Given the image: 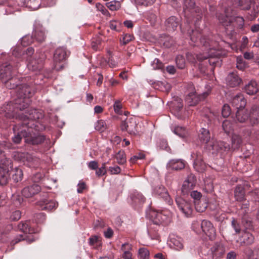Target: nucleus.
I'll use <instances>...</instances> for the list:
<instances>
[{
  "label": "nucleus",
  "instance_id": "c03bdc74",
  "mask_svg": "<svg viewBox=\"0 0 259 259\" xmlns=\"http://www.w3.org/2000/svg\"><path fill=\"white\" fill-rule=\"evenodd\" d=\"M172 131L175 134L182 138L185 137L187 134L186 128L182 126H177L172 130Z\"/></svg>",
  "mask_w": 259,
  "mask_h": 259
},
{
  "label": "nucleus",
  "instance_id": "2f4dec72",
  "mask_svg": "<svg viewBox=\"0 0 259 259\" xmlns=\"http://www.w3.org/2000/svg\"><path fill=\"white\" fill-rule=\"evenodd\" d=\"M182 239L178 236H174L170 238V245L176 250H179L183 248Z\"/></svg>",
  "mask_w": 259,
  "mask_h": 259
},
{
  "label": "nucleus",
  "instance_id": "5fc2aeb1",
  "mask_svg": "<svg viewBox=\"0 0 259 259\" xmlns=\"http://www.w3.org/2000/svg\"><path fill=\"white\" fill-rule=\"evenodd\" d=\"M114 111L116 113L118 114H122V105L121 102L119 100H116L113 105Z\"/></svg>",
  "mask_w": 259,
  "mask_h": 259
},
{
  "label": "nucleus",
  "instance_id": "4c0bfd02",
  "mask_svg": "<svg viewBox=\"0 0 259 259\" xmlns=\"http://www.w3.org/2000/svg\"><path fill=\"white\" fill-rule=\"evenodd\" d=\"M8 62L3 64L0 66V81L5 80L9 76H10V72H6Z\"/></svg>",
  "mask_w": 259,
  "mask_h": 259
},
{
  "label": "nucleus",
  "instance_id": "3c124183",
  "mask_svg": "<svg viewBox=\"0 0 259 259\" xmlns=\"http://www.w3.org/2000/svg\"><path fill=\"white\" fill-rule=\"evenodd\" d=\"M176 62L178 67L180 69H183L185 67V60L182 55H178L176 58Z\"/></svg>",
  "mask_w": 259,
  "mask_h": 259
},
{
  "label": "nucleus",
  "instance_id": "052dcab7",
  "mask_svg": "<svg viewBox=\"0 0 259 259\" xmlns=\"http://www.w3.org/2000/svg\"><path fill=\"white\" fill-rule=\"evenodd\" d=\"M95 129L100 132H103L106 129V124L104 120H98L95 124Z\"/></svg>",
  "mask_w": 259,
  "mask_h": 259
},
{
  "label": "nucleus",
  "instance_id": "dca6fc26",
  "mask_svg": "<svg viewBox=\"0 0 259 259\" xmlns=\"http://www.w3.org/2000/svg\"><path fill=\"white\" fill-rule=\"evenodd\" d=\"M137 124L134 117L126 118L122 121L120 124V128L122 132L126 131L129 134L135 135L137 130Z\"/></svg>",
  "mask_w": 259,
  "mask_h": 259
},
{
  "label": "nucleus",
  "instance_id": "f3484780",
  "mask_svg": "<svg viewBox=\"0 0 259 259\" xmlns=\"http://www.w3.org/2000/svg\"><path fill=\"white\" fill-rule=\"evenodd\" d=\"M196 183V177L193 174L188 175L182 187V193L184 195L189 194L191 191H193Z\"/></svg>",
  "mask_w": 259,
  "mask_h": 259
},
{
  "label": "nucleus",
  "instance_id": "774afa93",
  "mask_svg": "<svg viewBox=\"0 0 259 259\" xmlns=\"http://www.w3.org/2000/svg\"><path fill=\"white\" fill-rule=\"evenodd\" d=\"M96 8L97 10L101 12L103 15L105 16L110 15V14L106 8L101 4L97 3L96 4Z\"/></svg>",
  "mask_w": 259,
  "mask_h": 259
},
{
  "label": "nucleus",
  "instance_id": "4d7b16f0",
  "mask_svg": "<svg viewBox=\"0 0 259 259\" xmlns=\"http://www.w3.org/2000/svg\"><path fill=\"white\" fill-rule=\"evenodd\" d=\"M156 0H135L137 5L148 7L152 5Z\"/></svg>",
  "mask_w": 259,
  "mask_h": 259
},
{
  "label": "nucleus",
  "instance_id": "f704fd0d",
  "mask_svg": "<svg viewBox=\"0 0 259 259\" xmlns=\"http://www.w3.org/2000/svg\"><path fill=\"white\" fill-rule=\"evenodd\" d=\"M26 240L27 242L31 243L34 241L33 238H30L26 235L20 234L17 236L13 240L11 241V245L12 246L15 245L16 244L19 243L21 241Z\"/></svg>",
  "mask_w": 259,
  "mask_h": 259
},
{
  "label": "nucleus",
  "instance_id": "9d476101",
  "mask_svg": "<svg viewBox=\"0 0 259 259\" xmlns=\"http://www.w3.org/2000/svg\"><path fill=\"white\" fill-rule=\"evenodd\" d=\"M184 12L186 18L187 26L185 29H188V15L190 12L192 14H196V20L195 23V29H200L198 28V23L201 20L202 16V10L198 7L195 6V0H184Z\"/></svg>",
  "mask_w": 259,
  "mask_h": 259
},
{
  "label": "nucleus",
  "instance_id": "f03ea898",
  "mask_svg": "<svg viewBox=\"0 0 259 259\" xmlns=\"http://www.w3.org/2000/svg\"><path fill=\"white\" fill-rule=\"evenodd\" d=\"M181 29L182 33H187L190 37L191 45L192 46L202 45V54H194L191 52L186 54L187 60L191 63H194L196 60L202 61L205 59H209V62L210 64H215V61L212 59L218 58L220 55L218 50L216 49L218 47V42L214 40L213 36L212 35H204L202 30L200 29H185L183 26H181Z\"/></svg>",
  "mask_w": 259,
  "mask_h": 259
},
{
  "label": "nucleus",
  "instance_id": "ea45409f",
  "mask_svg": "<svg viewBox=\"0 0 259 259\" xmlns=\"http://www.w3.org/2000/svg\"><path fill=\"white\" fill-rule=\"evenodd\" d=\"M234 122L230 120H225L222 123V127L225 132L228 134L231 133L234 130Z\"/></svg>",
  "mask_w": 259,
  "mask_h": 259
},
{
  "label": "nucleus",
  "instance_id": "a19ab883",
  "mask_svg": "<svg viewBox=\"0 0 259 259\" xmlns=\"http://www.w3.org/2000/svg\"><path fill=\"white\" fill-rule=\"evenodd\" d=\"M32 36L34 39H35L38 42H42L45 39V32L41 30L35 29L33 32Z\"/></svg>",
  "mask_w": 259,
  "mask_h": 259
},
{
  "label": "nucleus",
  "instance_id": "cd10ccee",
  "mask_svg": "<svg viewBox=\"0 0 259 259\" xmlns=\"http://www.w3.org/2000/svg\"><path fill=\"white\" fill-rule=\"evenodd\" d=\"M40 5V0H24V1L19 3V6L28 7L32 10H37Z\"/></svg>",
  "mask_w": 259,
  "mask_h": 259
},
{
  "label": "nucleus",
  "instance_id": "4be33fe9",
  "mask_svg": "<svg viewBox=\"0 0 259 259\" xmlns=\"http://www.w3.org/2000/svg\"><path fill=\"white\" fill-rule=\"evenodd\" d=\"M242 79L236 72L230 73L226 78V83L231 88H235L239 85L242 83Z\"/></svg>",
  "mask_w": 259,
  "mask_h": 259
},
{
  "label": "nucleus",
  "instance_id": "b1692460",
  "mask_svg": "<svg viewBox=\"0 0 259 259\" xmlns=\"http://www.w3.org/2000/svg\"><path fill=\"white\" fill-rule=\"evenodd\" d=\"M254 238L253 235L248 230H244L240 238L241 245H249L254 242Z\"/></svg>",
  "mask_w": 259,
  "mask_h": 259
},
{
  "label": "nucleus",
  "instance_id": "473e14b6",
  "mask_svg": "<svg viewBox=\"0 0 259 259\" xmlns=\"http://www.w3.org/2000/svg\"><path fill=\"white\" fill-rule=\"evenodd\" d=\"M10 175H12V179L16 183L21 181L23 176L22 170L17 167L11 170Z\"/></svg>",
  "mask_w": 259,
  "mask_h": 259
},
{
  "label": "nucleus",
  "instance_id": "bf43d9fd",
  "mask_svg": "<svg viewBox=\"0 0 259 259\" xmlns=\"http://www.w3.org/2000/svg\"><path fill=\"white\" fill-rule=\"evenodd\" d=\"M152 66L154 69L162 70L164 69V64L158 59L154 60Z\"/></svg>",
  "mask_w": 259,
  "mask_h": 259
},
{
  "label": "nucleus",
  "instance_id": "13d9d810",
  "mask_svg": "<svg viewBox=\"0 0 259 259\" xmlns=\"http://www.w3.org/2000/svg\"><path fill=\"white\" fill-rule=\"evenodd\" d=\"M21 217V212L19 210L13 211L10 217V219L12 221H17L20 219Z\"/></svg>",
  "mask_w": 259,
  "mask_h": 259
},
{
  "label": "nucleus",
  "instance_id": "8fccbe9b",
  "mask_svg": "<svg viewBox=\"0 0 259 259\" xmlns=\"http://www.w3.org/2000/svg\"><path fill=\"white\" fill-rule=\"evenodd\" d=\"M189 193L191 198L193 199L194 204H195L196 202H198V201L202 199V194L200 192L195 190H193L191 191Z\"/></svg>",
  "mask_w": 259,
  "mask_h": 259
},
{
  "label": "nucleus",
  "instance_id": "37998d69",
  "mask_svg": "<svg viewBox=\"0 0 259 259\" xmlns=\"http://www.w3.org/2000/svg\"><path fill=\"white\" fill-rule=\"evenodd\" d=\"M115 158L118 163L120 165L124 164L126 162L125 154L123 150H120L116 153Z\"/></svg>",
  "mask_w": 259,
  "mask_h": 259
},
{
  "label": "nucleus",
  "instance_id": "a211bd4d",
  "mask_svg": "<svg viewBox=\"0 0 259 259\" xmlns=\"http://www.w3.org/2000/svg\"><path fill=\"white\" fill-rule=\"evenodd\" d=\"M249 186L248 182L240 181L234 190V197L236 201L242 202L245 200V189Z\"/></svg>",
  "mask_w": 259,
  "mask_h": 259
},
{
  "label": "nucleus",
  "instance_id": "6ab92c4d",
  "mask_svg": "<svg viewBox=\"0 0 259 259\" xmlns=\"http://www.w3.org/2000/svg\"><path fill=\"white\" fill-rule=\"evenodd\" d=\"M153 193L163 198L168 205H171L173 204L172 200L163 186L159 185L156 186L153 190Z\"/></svg>",
  "mask_w": 259,
  "mask_h": 259
},
{
  "label": "nucleus",
  "instance_id": "20e7f679",
  "mask_svg": "<svg viewBox=\"0 0 259 259\" xmlns=\"http://www.w3.org/2000/svg\"><path fill=\"white\" fill-rule=\"evenodd\" d=\"M34 52V50L32 47L28 48L22 53L19 52V49H15L13 52L12 59L13 60L14 58L19 60L26 59L27 68L29 70L32 71L40 70L43 67L45 57L43 54H36L32 57V55Z\"/></svg>",
  "mask_w": 259,
  "mask_h": 259
},
{
  "label": "nucleus",
  "instance_id": "0e129e2a",
  "mask_svg": "<svg viewBox=\"0 0 259 259\" xmlns=\"http://www.w3.org/2000/svg\"><path fill=\"white\" fill-rule=\"evenodd\" d=\"M35 221L37 223H42L46 219V214L44 213H38L34 216Z\"/></svg>",
  "mask_w": 259,
  "mask_h": 259
},
{
  "label": "nucleus",
  "instance_id": "7c9ffc66",
  "mask_svg": "<svg viewBox=\"0 0 259 259\" xmlns=\"http://www.w3.org/2000/svg\"><path fill=\"white\" fill-rule=\"evenodd\" d=\"M244 91L249 95H253L258 92L257 83L254 80L250 81L244 87Z\"/></svg>",
  "mask_w": 259,
  "mask_h": 259
},
{
  "label": "nucleus",
  "instance_id": "6e6d98bb",
  "mask_svg": "<svg viewBox=\"0 0 259 259\" xmlns=\"http://www.w3.org/2000/svg\"><path fill=\"white\" fill-rule=\"evenodd\" d=\"M34 40L32 35H26L22 38L21 44L24 46H27L32 43Z\"/></svg>",
  "mask_w": 259,
  "mask_h": 259
},
{
  "label": "nucleus",
  "instance_id": "ddd939ff",
  "mask_svg": "<svg viewBox=\"0 0 259 259\" xmlns=\"http://www.w3.org/2000/svg\"><path fill=\"white\" fill-rule=\"evenodd\" d=\"M153 222L156 225H165L170 222L171 212L168 210L154 211L152 214Z\"/></svg>",
  "mask_w": 259,
  "mask_h": 259
},
{
  "label": "nucleus",
  "instance_id": "58836bf2",
  "mask_svg": "<svg viewBox=\"0 0 259 259\" xmlns=\"http://www.w3.org/2000/svg\"><path fill=\"white\" fill-rule=\"evenodd\" d=\"M195 209L198 212H203L207 207V203L204 199H201L198 202L194 204Z\"/></svg>",
  "mask_w": 259,
  "mask_h": 259
},
{
  "label": "nucleus",
  "instance_id": "aec40b11",
  "mask_svg": "<svg viewBox=\"0 0 259 259\" xmlns=\"http://www.w3.org/2000/svg\"><path fill=\"white\" fill-rule=\"evenodd\" d=\"M201 227L203 232L209 238L213 240L215 236V230L212 223L207 220H203L201 222Z\"/></svg>",
  "mask_w": 259,
  "mask_h": 259
},
{
  "label": "nucleus",
  "instance_id": "69168bd1",
  "mask_svg": "<svg viewBox=\"0 0 259 259\" xmlns=\"http://www.w3.org/2000/svg\"><path fill=\"white\" fill-rule=\"evenodd\" d=\"M253 200L259 205V189H256L250 192Z\"/></svg>",
  "mask_w": 259,
  "mask_h": 259
},
{
  "label": "nucleus",
  "instance_id": "39448f33",
  "mask_svg": "<svg viewBox=\"0 0 259 259\" xmlns=\"http://www.w3.org/2000/svg\"><path fill=\"white\" fill-rule=\"evenodd\" d=\"M198 137L202 143L207 144L206 148L212 153H219L223 154L231 149L230 145L226 142L213 140L209 141L210 134L209 131L206 128H201L199 130Z\"/></svg>",
  "mask_w": 259,
  "mask_h": 259
},
{
  "label": "nucleus",
  "instance_id": "c9c22d12",
  "mask_svg": "<svg viewBox=\"0 0 259 259\" xmlns=\"http://www.w3.org/2000/svg\"><path fill=\"white\" fill-rule=\"evenodd\" d=\"M9 170L0 168V185H5L9 181L10 174Z\"/></svg>",
  "mask_w": 259,
  "mask_h": 259
},
{
  "label": "nucleus",
  "instance_id": "09e8293b",
  "mask_svg": "<svg viewBox=\"0 0 259 259\" xmlns=\"http://www.w3.org/2000/svg\"><path fill=\"white\" fill-rule=\"evenodd\" d=\"M134 39V36L132 34H125L120 38V43L123 45H125L132 41Z\"/></svg>",
  "mask_w": 259,
  "mask_h": 259
},
{
  "label": "nucleus",
  "instance_id": "f257e3e1",
  "mask_svg": "<svg viewBox=\"0 0 259 259\" xmlns=\"http://www.w3.org/2000/svg\"><path fill=\"white\" fill-rule=\"evenodd\" d=\"M2 116L7 118H15L18 120V123L13 126L15 134L12 138L14 143L19 144L22 138L25 143L32 145H38L42 143L45 140V137L39 135L38 132L44 129L43 126L39 122L38 120L43 116L42 113L36 110H32L29 115H25L23 113L14 114L11 117L5 115L4 112L0 111Z\"/></svg>",
  "mask_w": 259,
  "mask_h": 259
},
{
  "label": "nucleus",
  "instance_id": "864d4df0",
  "mask_svg": "<svg viewBox=\"0 0 259 259\" xmlns=\"http://www.w3.org/2000/svg\"><path fill=\"white\" fill-rule=\"evenodd\" d=\"M162 41L163 46L166 48H170L175 44L173 38L169 36H165Z\"/></svg>",
  "mask_w": 259,
  "mask_h": 259
},
{
  "label": "nucleus",
  "instance_id": "603ef678",
  "mask_svg": "<svg viewBox=\"0 0 259 259\" xmlns=\"http://www.w3.org/2000/svg\"><path fill=\"white\" fill-rule=\"evenodd\" d=\"M249 251L248 259H259V247L255 248L253 250L250 249Z\"/></svg>",
  "mask_w": 259,
  "mask_h": 259
},
{
  "label": "nucleus",
  "instance_id": "e2e57ef3",
  "mask_svg": "<svg viewBox=\"0 0 259 259\" xmlns=\"http://www.w3.org/2000/svg\"><path fill=\"white\" fill-rule=\"evenodd\" d=\"M231 114L230 107L228 104H225L222 110V114L224 117H228Z\"/></svg>",
  "mask_w": 259,
  "mask_h": 259
},
{
  "label": "nucleus",
  "instance_id": "72a5a7b5",
  "mask_svg": "<svg viewBox=\"0 0 259 259\" xmlns=\"http://www.w3.org/2000/svg\"><path fill=\"white\" fill-rule=\"evenodd\" d=\"M131 199L135 205H140L145 201V198L140 193L136 192L131 195Z\"/></svg>",
  "mask_w": 259,
  "mask_h": 259
},
{
  "label": "nucleus",
  "instance_id": "338daca9",
  "mask_svg": "<svg viewBox=\"0 0 259 259\" xmlns=\"http://www.w3.org/2000/svg\"><path fill=\"white\" fill-rule=\"evenodd\" d=\"M44 178V175L41 172H37L32 177V181L33 184H37Z\"/></svg>",
  "mask_w": 259,
  "mask_h": 259
},
{
  "label": "nucleus",
  "instance_id": "412c9836",
  "mask_svg": "<svg viewBox=\"0 0 259 259\" xmlns=\"http://www.w3.org/2000/svg\"><path fill=\"white\" fill-rule=\"evenodd\" d=\"M40 190V187L38 184H33L25 187L22 191V194L26 198H30L38 194Z\"/></svg>",
  "mask_w": 259,
  "mask_h": 259
},
{
  "label": "nucleus",
  "instance_id": "0eeeda50",
  "mask_svg": "<svg viewBox=\"0 0 259 259\" xmlns=\"http://www.w3.org/2000/svg\"><path fill=\"white\" fill-rule=\"evenodd\" d=\"M236 120L240 123L245 122L249 118L250 124L252 126L256 125L259 123V108L256 106H253L249 115L248 111L244 110V108L238 110L236 112Z\"/></svg>",
  "mask_w": 259,
  "mask_h": 259
},
{
  "label": "nucleus",
  "instance_id": "423d86ee",
  "mask_svg": "<svg viewBox=\"0 0 259 259\" xmlns=\"http://www.w3.org/2000/svg\"><path fill=\"white\" fill-rule=\"evenodd\" d=\"M234 11L231 8H227L225 10V15L219 14L217 17L219 22L225 26L232 25L233 27L242 28L244 25V19L242 17L234 16Z\"/></svg>",
  "mask_w": 259,
  "mask_h": 259
},
{
  "label": "nucleus",
  "instance_id": "7ed1b4c3",
  "mask_svg": "<svg viewBox=\"0 0 259 259\" xmlns=\"http://www.w3.org/2000/svg\"><path fill=\"white\" fill-rule=\"evenodd\" d=\"M16 92L17 98L1 108V111L4 112L6 116L11 117L14 116L15 114L17 115L22 113L29 115L32 110L38 111V110L29 107L31 102L30 98L35 93V89L32 84H19Z\"/></svg>",
  "mask_w": 259,
  "mask_h": 259
},
{
  "label": "nucleus",
  "instance_id": "e433bc0d",
  "mask_svg": "<svg viewBox=\"0 0 259 259\" xmlns=\"http://www.w3.org/2000/svg\"><path fill=\"white\" fill-rule=\"evenodd\" d=\"M89 243L90 246L98 249L102 245L101 238L97 236H92L89 238Z\"/></svg>",
  "mask_w": 259,
  "mask_h": 259
},
{
  "label": "nucleus",
  "instance_id": "a878e982",
  "mask_svg": "<svg viewBox=\"0 0 259 259\" xmlns=\"http://www.w3.org/2000/svg\"><path fill=\"white\" fill-rule=\"evenodd\" d=\"M213 259H220L224 255L225 249L224 246L220 243H217L212 248Z\"/></svg>",
  "mask_w": 259,
  "mask_h": 259
},
{
  "label": "nucleus",
  "instance_id": "393cba45",
  "mask_svg": "<svg viewBox=\"0 0 259 259\" xmlns=\"http://www.w3.org/2000/svg\"><path fill=\"white\" fill-rule=\"evenodd\" d=\"M38 205L42 210H52L58 206V203L54 200L44 199L38 202Z\"/></svg>",
  "mask_w": 259,
  "mask_h": 259
},
{
  "label": "nucleus",
  "instance_id": "a18cd8bd",
  "mask_svg": "<svg viewBox=\"0 0 259 259\" xmlns=\"http://www.w3.org/2000/svg\"><path fill=\"white\" fill-rule=\"evenodd\" d=\"M236 62V67L238 69L243 70L247 67V64L241 56L237 57Z\"/></svg>",
  "mask_w": 259,
  "mask_h": 259
},
{
  "label": "nucleus",
  "instance_id": "79ce46f5",
  "mask_svg": "<svg viewBox=\"0 0 259 259\" xmlns=\"http://www.w3.org/2000/svg\"><path fill=\"white\" fill-rule=\"evenodd\" d=\"M242 143V139L240 136L234 134L232 137V148L238 149Z\"/></svg>",
  "mask_w": 259,
  "mask_h": 259
},
{
  "label": "nucleus",
  "instance_id": "bb28decb",
  "mask_svg": "<svg viewBox=\"0 0 259 259\" xmlns=\"http://www.w3.org/2000/svg\"><path fill=\"white\" fill-rule=\"evenodd\" d=\"M165 25L168 31H174L179 25V19L175 16H171L166 20Z\"/></svg>",
  "mask_w": 259,
  "mask_h": 259
},
{
  "label": "nucleus",
  "instance_id": "4468645a",
  "mask_svg": "<svg viewBox=\"0 0 259 259\" xmlns=\"http://www.w3.org/2000/svg\"><path fill=\"white\" fill-rule=\"evenodd\" d=\"M191 157L193 160V166L196 170L199 172H203L207 166L203 160L202 150L200 149L193 151L191 154Z\"/></svg>",
  "mask_w": 259,
  "mask_h": 259
},
{
  "label": "nucleus",
  "instance_id": "49530a36",
  "mask_svg": "<svg viewBox=\"0 0 259 259\" xmlns=\"http://www.w3.org/2000/svg\"><path fill=\"white\" fill-rule=\"evenodd\" d=\"M106 6L111 11H117L121 7L119 1H111L106 3Z\"/></svg>",
  "mask_w": 259,
  "mask_h": 259
},
{
  "label": "nucleus",
  "instance_id": "f8f14e48",
  "mask_svg": "<svg viewBox=\"0 0 259 259\" xmlns=\"http://www.w3.org/2000/svg\"><path fill=\"white\" fill-rule=\"evenodd\" d=\"M67 57L66 49L63 47L56 49L54 54V68L57 71L62 70L65 67V61Z\"/></svg>",
  "mask_w": 259,
  "mask_h": 259
},
{
  "label": "nucleus",
  "instance_id": "de8ad7c7",
  "mask_svg": "<svg viewBox=\"0 0 259 259\" xmlns=\"http://www.w3.org/2000/svg\"><path fill=\"white\" fill-rule=\"evenodd\" d=\"M139 259H149V251L145 248H141L138 252Z\"/></svg>",
  "mask_w": 259,
  "mask_h": 259
},
{
  "label": "nucleus",
  "instance_id": "c85d7f7f",
  "mask_svg": "<svg viewBox=\"0 0 259 259\" xmlns=\"http://www.w3.org/2000/svg\"><path fill=\"white\" fill-rule=\"evenodd\" d=\"M18 229L26 234H32L34 233L33 228L30 226L29 221L21 222L18 225Z\"/></svg>",
  "mask_w": 259,
  "mask_h": 259
},
{
  "label": "nucleus",
  "instance_id": "2eb2a0df",
  "mask_svg": "<svg viewBox=\"0 0 259 259\" xmlns=\"http://www.w3.org/2000/svg\"><path fill=\"white\" fill-rule=\"evenodd\" d=\"M175 200L180 210L185 216L186 217L192 216L193 212V206L190 202L180 197H176Z\"/></svg>",
  "mask_w": 259,
  "mask_h": 259
},
{
  "label": "nucleus",
  "instance_id": "9b49d317",
  "mask_svg": "<svg viewBox=\"0 0 259 259\" xmlns=\"http://www.w3.org/2000/svg\"><path fill=\"white\" fill-rule=\"evenodd\" d=\"M17 67V62H15V61L13 60L11 58V60L8 62L6 69V72H10V75L5 80L3 81V82L5 83L6 88L10 90L14 89L17 90L19 85V84L17 83V78L12 77V74L15 71V68Z\"/></svg>",
  "mask_w": 259,
  "mask_h": 259
},
{
  "label": "nucleus",
  "instance_id": "6e6552de",
  "mask_svg": "<svg viewBox=\"0 0 259 259\" xmlns=\"http://www.w3.org/2000/svg\"><path fill=\"white\" fill-rule=\"evenodd\" d=\"M190 87V92L188 93L186 97V101L189 106H195L199 102L204 100L210 94L211 91V87L207 84L205 87V91L202 94L198 95L195 92H193L194 87L191 83L188 84Z\"/></svg>",
  "mask_w": 259,
  "mask_h": 259
},
{
  "label": "nucleus",
  "instance_id": "c756f323",
  "mask_svg": "<svg viewBox=\"0 0 259 259\" xmlns=\"http://www.w3.org/2000/svg\"><path fill=\"white\" fill-rule=\"evenodd\" d=\"M185 166L184 161L179 159H172L167 164L169 168L176 170H181L184 168Z\"/></svg>",
  "mask_w": 259,
  "mask_h": 259
},
{
  "label": "nucleus",
  "instance_id": "5701e85b",
  "mask_svg": "<svg viewBox=\"0 0 259 259\" xmlns=\"http://www.w3.org/2000/svg\"><path fill=\"white\" fill-rule=\"evenodd\" d=\"M232 105L235 107L237 110L244 108L246 104V101L243 95L239 93L235 96L231 102Z\"/></svg>",
  "mask_w": 259,
  "mask_h": 259
},
{
  "label": "nucleus",
  "instance_id": "1a4fd4ad",
  "mask_svg": "<svg viewBox=\"0 0 259 259\" xmlns=\"http://www.w3.org/2000/svg\"><path fill=\"white\" fill-rule=\"evenodd\" d=\"M12 155L15 160L23 163L28 167L36 168L39 164L40 159L28 152L14 151Z\"/></svg>",
  "mask_w": 259,
  "mask_h": 259
},
{
  "label": "nucleus",
  "instance_id": "680f3d73",
  "mask_svg": "<svg viewBox=\"0 0 259 259\" xmlns=\"http://www.w3.org/2000/svg\"><path fill=\"white\" fill-rule=\"evenodd\" d=\"M242 224L245 229V230H251L253 228L252 222L245 218L242 219Z\"/></svg>",
  "mask_w": 259,
  "mask_h": 259
}]
</instances>
